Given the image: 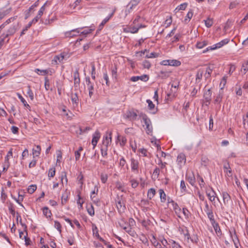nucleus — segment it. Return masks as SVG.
I'll return each instance as SVG.
<instances>
[{
    "label": "nucleus",
    "mask_w": 248,
    "mask_h": 248,
    "mask_svg": "<svg viewBox=\"0 0 248 248\" xmlns=\"http://www.w3.org/2000/svg\"><path fill=\"white\" fill-rule=\"evenodd\" d=\"M197 180L199 182V185H200L201 188H202L204 186L205 183H204V180H203V178L201 176H200L199 174L197 175Z\"/></svg>",
    "instance_id": "nucleus-50"
},
{
    "label": "nucleus",
    "mask_w": 248,
    "mask_h": 248,
    "mask_svg": "<svg viewBox=\"0 0 248 248\" xmlns=\"http://www.w3.org/2000/svg\"><path fill=\"white\" fill-rule=\"evenodd\" d=\"M243 124L245 129L248 128V112L243 117Z\"/></svg>",
    "instance_id": "nucleus-34"
},
{
    "label": "nucleus",
    "mask_w": 248,
    "mask_h": 248,
    "mask_svg": "<svg viewBox=\"0 0 248 248\" xmlns=\"http://www.w3.org/2000/svg\"><path fill=\"white\" fill-rule=\"evenodd\" d=\"M93 29H87L86 30H84V31H80V33H79V35H86L92 32V31H93Z\"/></svg>",
    "instance_id": "nucleus-57"
},
{
    "label": "nucleus",
    "mask_w": 248,
    "mask_h": 248,
    "mask_svg": "<svg viewBox=\"0 0 248 248\" xmlns=\"http://www.w3.org/2000/svg\"><path fill=\"white\" fill-rule=\"evenodd\" d=\"M139 163L137 160L133 158L131 159V170L133 171H138Z\"/></svg>",
    "instance_id": "nucleus-12"
},
{
    "label": "nucleus",
    "mask_w": 248,
    "mask_h": 248,
    "mask_svg": "<svg viewBox=\"0 0 248 248\" xmlns=\"http://www.w3.org/2000/svg\"><path fill=\"white\" fill-rule=\"evenodd\" d=\"M187 6V3H184L178 6L175 9V11H179L180 10H184Z\"/></svg>",
    "instance_id": "nucleus-45"
},
{
    "label": "nucleus",
    "mask_w": 248,
    "mask_h": 248,
    "mask_svg": "<svg viewBox=\"0 0 248 248\" xmlns=\"http://www.w3.org/2000/svg\"><path fill=\"white\" fill-rule=\"evenodd\" d=\"M43 213L44 215L46 217H50L52 215L50 210L46 207H45L43 208Z\"/></svg>",
    "instance_id": "nucleus-36"
},
{
    "label": "nucleus",
    "mask_w": 248,
    "mask_h": 248,
    "mask_svg": "<svg viewBox=\"0 0 248 248\" xmlns=\"http://www.w3.org/2000/svg\"><path fill=\"white\" fill-rule=\"evenodd\" d=\"M146 132L149 135H152L153 133V127L152 124L146 126Z\"/></svg>",
    "instance_id": "nucleus-51"
},
{
    "label": "nucleus",
    "mask_w": 248,
    "mask_h": 248,
    "mask_svg": "<svg viewBox=\"0 0 248 248\" xmlns=\"http://www.w3.org/2000/svg\"><path fill=\"white\" fill-rule=\"evenodd\" d=\"M151 242L155 248H160L162 246L161 243L156 241V238L154 235L153 236V240H151Z\"/></svg>",
    "instance_id": "nucleus-37"
},
{
    "label": "nucleus",
    "mask_w": 248,
    "mask_h": 248,
    "mask_svg": "<svg viewBox=\"0 0 248 248\" xmlns=\"http://www.w3.org/2000/svg\"><path fill=\"white\" fill-rule=\"evenodd\" d=\"M124 117L129 121H134L137 119L138 115L134 110H129L124 113Z\"/></svg>",
    "instance_id": "nucleus-3"
},
{
    "label": "nucleus",
    "mask_w": 248,
    "mask_h": 248,
    "mask_svg": "<svg viewBox=\"0 0 248 248\" xmlns=\"http://www.w3.org/2000/svg\"><path fill=\"white\" fill-rule=\"evenodd\" d=\"M36 185L30 186L28 188V192L30 194H32L36 190Z\"/></svg>",
    "instance_id": "nucleus-55"
},
{
    "label": "nucleus",
    "mask_w": 248,
    "mask_h": 248,
    "mask_svg": "<svg viewBox=\"0 0 248 248\" xmlns=\"http://www.w3.org/2000/svg\"><path fill=\"white\" fill-rule=\"evenodd\" d=\"M230 233L231 237H232V240L233 242V243H234V245L235 248H238L239 242L238 238L237 235H236L235 231H234L233 234H232V232H231V231H230Z\"/></svg>",
    "instance_id": "nucleus-13"
},
{
    "label": "nucleus",
    "mask_w": 248,
    "mask_h": 248,
    "mask_svg": "<svg viewBox=\"0 0 248 248\" xmlns=\"http://www.w3.org/2000/svg\"><path fill=\"white\" fill-rule=\"evenodd\" d=\"M142 119L145 125H148L151 124V122L150 119L146 115H142Z\"/></svg>",
    "instance_id": "nucleus-48"
},
{
    "label": "nucleus",
    "mask_w": 248,
    "mask_h": 248,
    "mask_svg": "<svg viewBox=\"0 0 248 248\" xmlns=\"http://www.w3.org/2000/svg\"><path fill=\"white\" fill-rule=\"evenodd\" d=\"M83 29V28H77L76 29L72 30L69 31H67L65 33V35L68 37H73L79 35L80 30Z\"/></svg>",
    "instance_id": "nucleus-7"
},
{
    "label": "nucleus",
    "mask_w": 248,
    "mask_h": 248,
    "mask_svg": "<svg viewBox=\"0 0 248 248\" xmlns=\"http://www.w3.org/2000/svg\"><path fill=\"white\" fill-rule=\"evenodd\" d=\"M140 29V28H136L135 27L129 28L128 29H124V31L125 32H130L132 33H137Z\"/></svg>",
    "instance_id": "nucleus-26"
},
{
    "label": "nucleus",
    "mask_w": 248,
    "mask_h": 248,
    "mask_svg": "<svg viewBox=\"0 0 248 248\" xmlns=\"http://www.w3.org/2000/svg\"><path fill=\"white\" fill-rule=\"evenodd\" d=\"M100 177H101V182L104 184L107 182V181L108 180V176L107 174L101 173Z\"/></svg>",
    "instance_id": "nucleus-60"
},
{
    "label": "nucleus",
    "mask_w": 248,
    "mask_h": 248,
    "mask_svg": "<svg viewBox=\"0 0 248 248\" xmlns=\"http://www.w3.org/2000/svg\"><path fill=\"white\" fill-rule=\"evenodd\" d=\"M206 214L208 216V218L209 219V220L211 222V224H214L215 222H216V221H215V220L214 219L213 211L209 212L208 213H207Z\"/></svg>",
    "instance_id": "nucleus-49"
},
{
    "label": "nucleus",
    "mask_w": 248,
    "mask_h": 248,
    "mask_svg": "<svg viewBox=\"0 0 248 248\" xmlns=\"http://www.w3.org/2000/svg\"><path fill=\"white\" fill-rule=\"evenodd\" d=\"M176 162L178 165H179L180 168L184 166L186 162V156L183 153L179 154L177 156Z\"/></svg>",
    "instance_id": "nucleus-6"
},
{
    "label": "nucleus",
    "mask_w": 248,
    "mask_h": 248,
    "mask_svg": "<svg viewBox=\"0 0 248 248\" xmlns=\"http://www.w3.org/2000/svg\"><path fill=\"white\" fill-rule=\"evenodd\" d=\"M117 140L120 141L121 146H124L126 142V139L124 137H121L119 134L117 135Z\"/></svg>",
    "instance_id": "nucleus-30"
},
{
    "label": "nucleus",
    "mask_w": 248,
    "mask_h": 248,
    "mask_svg": "<svg viewBox=\"0 0 248 248\" xmlns=\"http://www.w3.org/2000/svg\"><path fill=\"white\" fill-rule=\"evenodd\" d=\"M206 194L210 201H211L213 203L215 202V201L216 198L217 194L214 190L213 188L211 187L210 189L206 190Z\"/></svg>",
    "instance_id": "nucleus-5"
},
{
    "label": "nucleus",
    "mask_w": 248,
    "mask_h": 248,
    "mask_svg": "<svg viewBox=\"0 0 248 248\" xmlns=\"http://www.w3.org/2000/svg\"><path fill=\"white\" fill-rule=\"evenodd\" d=\"M227 76H224L222 78L220 83V91H222L223 89L224 88L227 82Z\"/></svg>",
    "instance_id": "nucleus-38"
},
{
    "label": "nucleus",
    "mask_w": 248,
    "mask_h": 248,
    "mask_svg": "<svg viewBox=\"0 0 248 248\" xmlns=\"http://www.w3.org/2000/svg\"><path fill=\"white\" fill-rule=\"evenodd\" d=\"M169 65L173 66H178L181 64L179 61L176 60H169Z\"/></svg>",
    "instance_id": "nucleus-31"
},
{
    "label": "nucleus",
    "mask_w": 248,
    "mask_h": 248,
    "mask_svg": "<svg viewBox=\"0 0 248 248\" xmlns=\"http://www.w3.org/2000/svg\"><path fill=\"white\" fill-rule=\"evenodd\" d=\"M39 5V0L36 1L33 5H32L29 9L25 12V19H27L31 15V13L34 11L35 7H36Z\"/></svg>",
    "instance_id": "nucleus-8"
},
{
    "label": "nucleus",
    "mask_w": 248,
    "mask_h": 248,
    "mask_svg": "<svg viewBox=\"0 0 248 248\" xmlns=\"http://www.w3.org/2000/svg\"><path fill=\"white\" fill-rule=\"evenodd\" d=\"M108 148L106 147H102L101 149V155L103 157H106L107 156L108 153Z\"/></svg>",
    "instance_id": "nucleus-62"
},
{
    "label": "nucleus",
    "mask_w": 248,
    "mask_h": 248,
    "mask_svg": "<svg viewBox=\"0 0 248 248\" xmlns=\"http://www.w3.org/2000/svg\"><path fill=\"white\" fill-rule=\"evenodd\" d=\"M18 97L20 100L21 102L23 104L25 107L26 108L30 109V105L27 103L26 101L24 99V98L20 95V94H18Z\"/></svg>",
    "instance_id": "nucleus-39"
},
{
    "label": "nucleus",
    "mask_w": 248,
    "mask_h": 248,
    "mask_svg": "<svg viewBox=\"0 0 248 248\" xmlns=\"http://www.w3.org/2000/svg\"><path fill=\"white\" fill-rule=\"evenodd\" d=\"M103 79L105 81L106 85L108 86L109 85V78L107 72L103 73Z\"/></svg>",
    "instance_id": "nucleus-63"
},
{
    "label": "nucleus",
    "mask_w": 248,
    "mask_h": 248,
    "mask_svg": "<svg viewBox=\"0 0 248 248\" xmlns=\"http://www.w3.org/2000/svg\"><path fill=\"white\" fill-rule=\"evenodd\" d=\"M212 93L210 89L207 90L204 93V98L206 103L205 105L208 106L210 104L211 99Z\"/></svg>",
    "instance_id": "nucleus-11"
},
{
    "label": "nucleus",
    "mask_w": 248,
    "mask_h": 248,
    "mask_svg": "<svg viewBox=\"0 0 248 248\" xmlns=\"http://www.w3.org/2000/svg\"><path fill=\"white\" fill-rule=\"evenodd\" d=\"M64 55L62 54L55 56L52 61L53 64H57L58 62H61L64 59Z\"/></svg>",
    "instance_id": "nucleus-17"
},
{
    "label": "nucleus",
    "mask_w": 248,
    "mask_h": 248,
    "mask_svg": "<svg viewBox=\"0 0 248 248\" xmlns=\"http://www.w3.org/2000/svg\"><path fill=\"white\" fill-rule=\"evenodd\" d=\"M35 72L39 75H46L48 73V70H40L39 69H35Z\"/></svg>",
    "instance_id": "nucleus-47"
},
{
    "label": "nucleus",
    "mask_w": 248,
    "mask_h": 248,
    "mask_svg": "<svg viewBox=\"0 0 248 248\" xmlns=\"http://www.w3.org/2000/svg\"><path fill=\"white\" fill-rule=\"evenodd\" d=\"M224 171L227 173L228 172L229 173H231L232 171L229 163L225 164L223 166Z\"/></svg>",
    "instance_id": "nucleus-59"
},
{
    "label": "nucleus",
    "mask_w": 248,
    "mask_h": 248,
    "mask_svg": "<svg viewBox=\"0 0 248 248\" xmlns=\"http://www.w3.org/2000/svg\"><path fill=\"white\" fill-rule=\"evenodd\" d=\"M149 78L148 75L144 74L140 76L132 77L131 78L130 80L133 82L137 81L139 80H141V81L146 82L148 80Z\"/></svg>",
    "instance_id": "nucleus-9"
},
{
    "label": "nucleus",
    "mask_w": 248,
    "mask_h": 248,
    "mask_svg": "<svg viewBox=\"0 0 248 248\" xmlns=\"http://www.w3.org/2000/svg\"><path fill=\"white\" fill-rule=\"evenodd\" d=\"M159 169L157 167H156L153 171V175L155 177V178H157L159 176Z\"/></svg>",
    "instance_id": "nucleus-61"
},
{
    "label": "nucleus",
    "mask_w": 248,
    "mask_h": 248,
    "mask_svg": "<svg viewBox=\"0 0 248 248\" xmlns=\"http://www.w3.org/2000/svg\"><path fill=\"white\" fill-rule=\"evenodd\" d=\"M114 11H113L111 14L109 15V16L107 17H106L102 21V22L100 23V24L99 25V27H98V31H101L104 25L107 22H108V21L109 20V19L113 16V14H114Z\"/></svg>",
    "instance_id": "nucleus-16"
},
{
    "label": "nucleus",
    "mask_w": 248,
    "mask_h": 248,
    "mask_svg": "<svg viewBox=\"0 0 248 248\" xmlns=\"http://www.w3.org/2000/svg\"><path fill=\"white\" fill-rule=\"evenodd\" d=\"M13 149L11 148L10 150L8 151V154L6 157H5V165H7V168H8L9 166L10 163H9V158L10 157H12L13 156Z\"/></svg>",
    "instance_id": "nucleus-21"
},
{
    "label": "nucleus",
    "mask_w": 248,
    "mask_h": 248,
    "mask_svg": "<svg viewBox=\"0 0 248 248\" xmlns=\"http://www.w3.org/2000/svg\"><path fill=\"white\" fill-rule=\"evenodd\" d=\"M74 78L75 85H78L80 82V78L79 76V73L77 70L74 73Z\"/></svg>",
    "instance_id": "nucleus-32"
},
{
    "label": "nucleus",
    "mask_w": 248,
    "mask_h": 248,
    "mask_svg": "<svg viewBox=\"0 0 248 248\" xmlns=\"http://www.w3.org/2000/svg\"><path fill=\"white\" fill-rule=\"evenodd\" d=\"M55 168H51L49 169L48 170V177L49 179H50V178L53 177L55 175Z\"/></svg>",
    "instance_id": "nucleus-46"
},
{
    "label": "nucleus",
    "mask_w": 248,
    "mask_h": 248,
    "mask_svg": "<svg viewBox=\"0 0 248 248\" xmlns=\"http://www.w3.org/2000/svg\"><path fill=\"white\" fill-rule=\"evenodd\" d=\"M229 39H225L219 43H217L216 44L213 45V46H210L207 47L206 49L203 51V53H205L209 50H215L217 48H219L223 46L224 45L228 44L229 42Z\"/></svg>",
    "instance_id": "nucleus-1"
},
{
    "label": "nucleus",
    "mask_w": 248,
    "mask_h": 248,
    "mask_svg": "<svg viewBox=\"0 0 248 248\" xmlns=\"http://www.w3.org/2000/svg\"><path fill=\"white\" fill-rule=\"evenodd\" d=\"M112 134L111 131H108L106 132L105 136H104L103 140V145L102 147H106L108 148V146L110 144L112 141Z\"/></svg>",
    "instance_id": "nucleus-2"
},
{
    "label": "nucleus",
    "mask_w": 248,
    "mask_h": 248,
    "mask_svg": "<svg viewBox=\"0 0 248 248\" xmlns=\"http://www.w3.org/2000/svg\"><path fill=\"white\" fill-rule=\"evenodd\" d=\"M169 242L171 243L172 248H182L178 243L173 240H171Z\"/></svg>",
    "instance_id": "nucleus-53"
},
{
    "label": "nucleus",
    "mask_w": 248,
    "mask_h": 248,
    "mask_svg": "<svg viewBox=\"0 0 248 248\" xmlns=\"http://www.w3.org/2000/svg\"><path fill=\"white\" fill-rule=\"evenodd\" d=\"M172 202L173 210L175 211L176 214H178L181 212V208L179 207L177 203H175L173 201Z\"/></svg>",
    "instance_id": "nucleus-52"
},
{
    "label": "nucleus",
    "mask_w": 248,
    "mask_h": 248,
    "mask_svg": "<svg viewBox=\"0 0 248 248\" xmlns=\"http://www.w3.org/2000/svg\"><path fill=\"white\" fill-rule=\"evenodd\" d=\"M90 129H91V128L89 126H87L84 129H82L81 127H79V132L78 133L79 134H82L84 133L87 132L88 131H89Z\"/></svg>",
    "instance_id": "nucleus-64"
},
{
    "label": "nucleus",
    "mask_w": 248,
    "mask_h": 248,
    "mask_svg": "<svg viewBox=\"0 0 248 248\" xmlns=\"http://www.w3.org/2000/svg\"><path fill=\"white\" fill-rule=\"evenodd\" d=\"M54 227L56 229H57V230L60 232V233L62 232V226L60 224V223L58 221H54Z\"/></svg>",
    "instance_id": "nucleus-58"
},
{
    "label": "nucleus",
    "mask_w": 248,
    "mask_h": 248,
    "mask_svg": "<svg viewBox=\"0 0 248 248\" xmlns=\"http://www.w3.org/2000/svg\"><path fill=\"white\" fill-rule=\"evenodd\" d=\"M212 71V69H211L210 67H207L206 69H204V73L203 74V76L205 80L210 78Z\"/></svg>",
    "instance_id": "nucleus-23"
},
{
    "label": "nucleus",
    "mask_w": 248,
    "mask_h": 248,
    "mask_svg": "<svg viewBox=\"0 0 248 248\" xmlns=\"http://www.w3.org/2000/svg\"><path fill=\"white\" fill-rule=\"evenodd\" d=\"M192 16H193V13H192V11H189L187 13V15H186V18L185 19V20H184L185 22L186 23H187L190 20V19H191Z\"/></svg>",
    "instance_id": "nucleus-54"
},
{
    "label": "nucleus",
    "mask_w": 248,
    "mask_h": 248,
    "mask_svg": "<svg viewBox=\"0 0 248 248\" xmlns=\"http://www.w3.org/2000/svg\"><path fill=\"white\" fill-rule=\"evenodd\" d=\"M204 21L206 27L207 28L211 27L213 24V20L210 18H208L206 20H204Z\"/></svg>",
    "instance_id": "nucleus-43"
},
{
    "label": "nucleus",
    "mask_w": 248,
    "mask_h": 248,
    "mask_svg": "<svg viewBox=\"0 0 248 248\" xmlns=\"http://www.w3.org/2000/svg\"><path fill=\"white\" fill-rule=\"evenodd\" d=\"M172 21V17L171 16H168L164 23L166 28L169 27L171 24Z\"/></svg>",
    "instance_id": "nucleus-41"
},
{
    "label": "nucleus",
    "mask_w": 248,
    "mask_h": 248,
    "mask_svg": "<svg viewBox=\"0 0 248 248\" xmlns=\"http://www.w3.org/2000/svg\"><path fill=\"white\" fill-rule=\"evenodd\" d=\"M223 197V202L225 205H226L231 201V197L230 195L226 192H223L222 193Z\"/></svg>",
    "instance_id": "nucleus-20"
},
{
    "label": "nucleus",
    "mask_w": 248,
    "mask_h": 248,
    "mask_svg": "<svg viewBox=\"0 0 248 248\" xmlns=\"http://www.w3.org/2000/svg\"><path fill=\"white\" fill-rule=\"evenodd\" d=\"M222 97H223V91H220L219 92V93L216 97V98L214 100L215 103H217V104L220 103L222 101Z\"/></svg>",
    "instance_id": "nucleus-28"
},
{
    "label": "nucleus",
    "mask_w": 248,
    "mask_h": 248,
    "mask_svg": "<svg viewBox=\"0 0 248 248\" xmlns=\"http://www.w3.org/2000/svg\"><path fill=\"white\" fill-rule=\"evenodd\" d=\"M98 191V187L97 186H94V190L92 192L91 195V198L92 200L94 202L97 203L99 202V201L97 200V199L95 197V195L97 194V192Z\"/></svg>",
    "instance_id": "nucleus-15"
},
{
    "label": "nucleus",
    "mask_w": 248,
    "mask_h": 248,
    "mask_svg": "<svg viewBox=\"0 0 248 248\" xmlns=\"http://www.w3.org/2000/svg\"><path fill=\"white\" fill-rule=\"evenodd\" d=\"M116 207L119 212H124L125 207L123 201L119 200L116 202Z\"/></svg>",
    "instance_id": "nucleus-19"
},
{
    "label": "nucleus",
    "mask_w": 248,
    "mask_h": 248,
    "mask_svg": "<svg viewBox=\"0 0 248 248\" xmlns=\"http://www.w3.org/2000/svg\"><path fill=\"white\" fill-rule=\"evenodd\" d=\"M208 45V42L206 40H203L202 42H198L196 44V46L198 48L201 49L206 46Z\"/></svg>",
    "instance_id": "nucleus-33"
},
{
    "label": "nucleus",
    "mask_w": 248,
    "mask_h": 248,
    "mask_svg": "<svg viewBox=\"0 0 248 248\" xmlns=\"http://www.w3.org/2000/svg\"><path fill=\"white\" fill-rule=\"evenodd\" d=\"M27 93L28 95L29 96V97L30 98V99L31 100H33L34 99V95H33V92L31 90V86L30 85H28L27 87Z\"/></svg>",
    "instance_id": "nucleus-40"
},
{
    "label": "nucleus",
    "mask_w": 248,
    "mask_h": 248,
    "mask_svg": "<svg viewBox=\"0 0 248 248\" xmlns=\"http://www.w3.org/2000/svg\"><path fill=\"white\" fill-rule=\"evenodd\" d=\"M187 181L192 186L195 183V178L193 172L190 174L189 172L186 173Z\"/></svg>",
    "instance_id": "nucleus-18"
},
{
    "label": "nucleus",
    "mask_w": 248,
    "mask_h": 248,
    "mask_svg": "<svg viewBox=\"0 0 248 248\" xmlns=\"http://www.w3.org/2000/svg\"><path fill=\"white\" fill-rule=\"evenodd\" d=\"M17 25H14L11 26L8 30L7 31L6 34L3 33L1 36L4 37L5 39L9 36L13 35L17 31Z\"/></svg>",
    "instance_id": "nucleus-4"
},
{
    "label": "nucleus",
    "mask_w": 248,
    "mask_h": 248,
    "mask_svg": "<svg viewBox=\"0 0 248 248\" xmlns=\"http://www.w3.org/2000/svg\"><path fill=\"white\" fill-rule=\"evenodd\" d=\"M155 193L156 191L155 189L151 188L148 190L147 197L150 200H151L155 196Z\"/></svg>",
    "instance_id": "nucleus-27"
},
{
    "label": "nucleus",
    "mask_w": 248,
    "mask_h": 248,
    "mask_svg": "<svg viewBox=\"0 0 248 248\" xmlns=\"http://www.w3.org/2000/svg\"><path fill=\"white\" fill-rule=\"evenodd\" d=\"M215 231L218 236H220L222 234L220 228L217 222H215L214 224H212Z\"/></svg>",
    "instance_id": "nucleus-25"
},
{
    "label": "nucleus",
    "mask_w": 248,
    "mask_h": 248,
    "mask_svg": "<svg viewBox=\"0 0 248 248\" xmlns=\"http://www.w3.org/2000/svg\"><path fill=\"white\" fill-rule=\"evenodd\" d=\"M160 201L161 202H165L166 201V194H165L164 191L162 189H160L158 191Z\"/></svg>",
    "instance_id": "nucleus-24"
},
{
    "label": "nucleus",
    "mask_w": 248,
    "mask_h": 248,
    "mask_svg": "<svg viewBox=\"0 0 248 248\" xmlns=\"http://www.w3.org/2000/svg\"><path fill=\"white\" fill-rule=\"evenodd\" d=\"M83 150V148L82 147H80L78 150L75 151V159L76 161H78L80 157V152Z\"/></svg>",
    "instance_id": "nucleus-42"
},
{
    "label": "nucleus",
    "mask_w": 248,
    "mask_h": 248,
    "mask_svg": "<svg viewBox=\"0 0 248 248\" xmlns=\"http://www.w3.org/2000/svg\"><path fill=\"white\" fill-rule=\"evenodd\" d=\"M68 195L67 192H65L62 194V204H64L67 201Z\"/></svg>",
    "instance_id": "nucleus-44"
},
{
    "label": "nucleus",
    "mask_w": 248,
    "mask_h": 248,
    "mask_svg": "<svg viewBox=\"0 0 248 248\" xmlns=\"http://www.w3.org/2000/svg\"><path fill=\"white\" fill-rule=\"evenodd\" d=\"M241 72H243L244 74H245L248 71V61L245 62L242 65L241 70Z\"/></svg>",
    "instance_id": "nucleus-35"
},
{
    "label": "nucleus",
    "mask_w": 248,
    "mask_h": 248,
    "mask_svg": "<svg viewBox=\"0 0 248 248\" xmlns=\"http://www.w3.org/2000/svg\"><path fill=\"white\" fill-rule=\"evenodd\" d=\"M100 137V133L98 131H95L93 136V139L92 141V144L93 148L96 146L98 141Z\"/></svg>",
    "instance_id": "nucleus-10"
},
{
    "label": "nucleus",
    "mask_w": 248,
    "mask_h": 248,
    "mask_svg": "<svg viewBox=\"0 0 248 248\" xmlns=\"http://www.w3.org/2000/svg\"><path fill=\"white\" fill-rule=\"evenodd\" d=\"M71 98L74 106H77L79 101L78 94L77 93H72Z\"/></svg>",
    "instance_id": "nucleus-22"
},
{
    "label": "nucleus",
    "mask_w": 248,
    "mask_h": 248,
    "mask_svg": "<svg viewBox=\"0 0 248 248\" xmlns=\"http://www.w3.org/2000/svg\"><path fill=\"white\" fill-rule=\"evenodd\" d=\"M204 73V69L201 68L199 69L197 73L196 77V82H200L202 79V78L203 76V74Z\"/></svg>",
    "instance_id": "nucleus-14"
},
{
    "label": "nucleus",
    "mask_w": 248,
    "mask_h": 248,
    "mask_svg": "<svg viewBox=\"0 0 248 248\" xmlns=\"http://www.w3.org/2000/svg\"><path fill=\"white\" fill-rule=\"evenodd\" d=\"M139 152L143 156L148 157V152L146 149L144 148H140L139 149Z\"/></svg>",
    "instance_id": "nucleus-56"
},
{
    "label": "nucleus",
    "mask_w": 248,
    "mask_h": 248,
    "mask_svg": "<svg viewBox=\"0 0 248 248\" xmlns=\"http://www.w3.org/2000/svg\"><path fill=\"white\" fill-rule=\"evenodd\" d=\"M41 147L40 146H36L35 148L32 149V154L33 157L38 156L40 154Z\"/></svg>",
    "instance_id": "nucleus-29"
}]
</instances>
